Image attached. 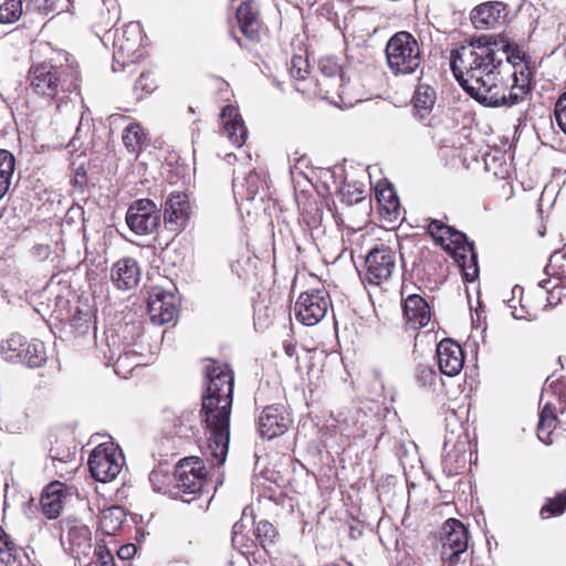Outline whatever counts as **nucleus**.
Instances as JSON below:
<instances>
[{
	"instance_id": "f257e3e1",
	"label": "nucleus",
	"mask_w": 566,
	"mask_h": 566,
	"mask_svg": "<svg viewBox=\"0 0 566 566\" xmlns=\"http://www.w3.org/2000/svg\"><path fill=\"white\" fill-rule=\"evenodd\" d=\"M504 35H484L452 50L450 66L460 86L488 107H512L528 99L531 67Z\"/></svg>"
},
{
	"instance_id": "f03ea898",
	"label": "nucleus",
	"mask_w": 566,
	"mask_h": 566,
	"mask_svg": "<svg viewBox=\"0 0 566 566\" xmlns=\"http://www.w3.org/2000/svg\"><path fill=\"white\" fill-rule=\"evenodd\" d=\"M206 377L207 390L200 410L207 430L205 454L212 467H219L229 450L234 377L228 364L218 360H210L206 366Z\"/></svg>"
},
{
	"instance_id": "7ed1b4c3",
	"label": "nucleus",
	"mask_w": 566,
	"mask_h": 566,
	"mask_svg": "<svg viewBox=\"0 0 566 566\" xmlns=\"http://www.w3.org/2000/svg\"><path fill=\"white\" fill-rule=\"evenodd\" d=\"M28 81L36 95L54 101L56 109L80 95L78 72L67 63V54L63 52L33 62Z\"/></svg>"
},
{
	"instance_id": "20e7f679",
	"label": "nucleus",
	"mask_w": 566,
	"mask_h": 566,
	"mask_svg": "<svg viewBox=\"0 0 566 566\" xmlns=\"http://www.w3.org/2000/svg\"><path fill=\"white\" fill-rule=\"evenodd\" d=\"M386 61L395 75H411L422 63V52L418 40L408 31L392 34L385 48Z\"/></svg>"
},
{
	"instance_id": "39448f33",
	"label": "nucleus",
	"mask_w": 566,
	"mask_h": 566,
	"mask_svg": "<svg viewBox=\"0 0 566 566\" xmlns=\"http://www.w3.org/2000/svg\"><path fill=\"white\" fill-rule=\"evenodd\" d=\"M207 482L202 461L198 458H185L178 462L174 471V485L170 491L174 497L191 503Z\"/></svg>"
},
{
	"instance_id": "423d86ee",
	"label": "nucleus",
	"mask_w": 566,
	"mask_h": 566,
	"mask_svg": "<svg viewBox=\"0 0 566 566\" xmlns=\"http://www.w3.org/2000/svg\"><path fill=\"white\" fill-rule=\"evenodd\" d=\"M142 41L143 35L139 23L130 22L120 32H116L113 43L114 62L112 69L114 72L124 70L143 56Z\"/></svg>"
},
{
	"instance_id": "0eeeda50",
	"label": "nucleus",
	"mask_w": 566,
	"mask_h": 566,
	"mask_svg": "<svg viewBox=\"0 0 566 566\" xmlns=\"http://www.w3.org/2000/svg\"><path fill=\"white\" fill-rule=\"evenodd\" d=\"M436 240L440 241L446 250H452L457 256L463 260L461 268L467 281L472 282L478 277V256L473 242H470L464 233L446 224Z\"/></svg>"
},
{
	"instance_id": "6e6552de",
	"label": "nucleus",
	"mask_w": 566,
	"mask_h": 566,
	"mask_svg": "<svg viewBox=\"0 0 566 566\" xmlns=\"http://www.w3.org/2000/svg\"><path fill=\"white\" fill-rule=\"evenodd\" d=\"M2 356L10 363H21L30 368H38L46 360L44 344L39 339L27 340L20 334H14L1 346Z\"/></svg>"
},
{
	"instance_id": "1a4fd4ad",
	"label": "nucleus",
	"mask_w": 566,
	"mask_h": 566,
	"mask_svg": "<svg viewBox=\"0 0 566 566\" xmlns=\"http://www.w3.org/2000/svg\"><path fill=\"white\" fill-rule=\"evenodd\" d=\"M124 465V455L114 446L96 447L88 459V468L92 476L103 483L117 478Z\"/></svg>"
},
{
	"instance_id": "9d476101",
	"label": "nucleus",
	"mask_w": 566,
	"mask_h": 566,
	"mask_svg": "<svg viewBox=\"0 0 566 566\" xmlns=\"http://www.w3.org/2000/svg\"><path fill=\"white\" fill-rule=\"evenodd\" d=\"M126 223L137 235L153 234L160 224V210L153 200L138 199L129 206Z\"/></svg>"
},
{
	"instance_id": "9b49d317",
	"label": "nucleus",
	"mask_w": 566,
	"mask_h": 566,
	"mask_svg": "<svg viewBox=\"0 0 566 566\" xmlns=\"http://www.w3.org/2000/svg\"><path fill=\"white\" fill-rule=\"evenodd\" d=\"M366 281L380 285L387 282L397 266V254L388 245L381 244L369 251L365 260Z\"/></svg>"
},
{
	"instance_id": "f8f14e48",
	"label": "nucleus",
	"mask_w": 566,
	"mask_h": 566,
	"mask_svg": "<svg viewBox=\"0 0 566 566\" xmlns=\"http://www.w3.org/2000/svg\"><path fill=\"white\" fill-rule=\"evenodd\" d=\"M329 305V297L323 290L302 293L294 306L296 318L304 325H316L325 317Z\"/></svg>"
},
{
	"instance_id": "ddd939ff",
	"label": "nucleus",
	"mask_w": 566,
	"mask_h": 566,
	"mask_svg": "<svg viewBox=\"0 0 566 566\" xmlns=\"http://www.w3.org/2000/svg\"><path fill=\"white\" fill-rule=\"evenodd\" d=\"M147 312L154 324L164 325L174 321L178 313L176 295L161 286H153L148 291Z\"/></svg>"
},
{
	"instance_id": "4468645a",
	"label": "nucleus",
	"mask_w": 566,
	"mask_h": 566,
	"mask_svg": "<svg viewBox=\"0 0 566 566\" xmlns=\"http://www.w3.org/2000/svg\"><path fill=\"white\" fill-rule=\"evenodd\" d=\"M291 423V416L283 405H270L258 418V430L263 439L272 440L285 433Z\"/></svg>"
},
{
	"instance_id": "2eb2a0df",
	"label": "nucleus",
	"mask_w": 566,
	"mask_h": 566,
	"mask_svg": "<svg viewBox=\"0 0 566 566\" xmlns=\"http://www.w3.org/2000/svg\"><path fill=\"white\" fill-rule=\"evenodd\" d=\"M440 373L453 377L463 368L464 354L461 346L452 339H442L437 346Z\"/></svg>"
},
{
	"instance_id": "dca6fc26",
	"label": "nucleus",
	"mask_w": 566,
	"mask_h": 566,
	"mask_svg": "<svg viewBox=\"0 0 566 566\" xmlns=\"http://www.w3.org/2000/svg\"><path fill=\"white\" fill-rule=\"evenodd\" d=\"M111 281L120 291H130L140 281V268L133 258H123L115 262L111 269Z\"/></svg>"
},
{
	"instance_id": "f3484780",
	"label": "nucleus",
	"mask_w": 566,
	"mask_h": 566,
	"mask_svg": "<svg viewBox=\"0 0 566 566\" xmlns=\"http://www.w3.org/2000/svg\"><path fill=\"white\" fill-rule=\"evenodd\" d=\"M506 15V6L494 1L478 6L471 13V20L476 29H490L503 24Z\"/></svg>"
},
{
	"instance_id": "a211bd4d",
	"label": "nucleus",
	"mask_w": 566,
	"mask_h": 566,
	"mask_svg": "<svg viewBox=\"0 0 566 566\" xmlns=\"http://www.w3.org/2000/svg\"><path fill=\"white\" fill-rule=\"evenodd\" d=\"M190 213L188 196L182 192L171 193L164 207V220L167 224L176 226L175 230L182 228Z\"/></svg>"
},
{
	"instance_id": "6ab92c4d",
	"label": "nucleus",
	"mask_w": 566,
	"mask_h": 566,
	"mask_svg": "<svg viewBox=\"0 0 566 566\" xmlns=\"http://www.w3.org/2000/svg\"><path fill=\"white\" fill-rule=\"evenodd\" d=\"M235 15L242 34L251 41H258L261 22L255 2L252 0L243 1L238 7Z\"/></svg>"
},
{
	"instance_id": "aec40b11",
	"label": "nucleus",
	"mask_w": 566,
	"mask_h": 566,
	"mask_svg": "<svg viewBox=\"0 0 566 566\" xmlns=\"http://www.w3.org/2000/svg\"><path fill=\"white\" fill-rule=\"evenodd\" d=\"M224 133L232 145L241 147L247 139L248 129L238 109L227 105L221 112Z\"/></svg>"
},
{
	"instance_id": "412c9836",
	"label": "nucleus",
	"mask_w": 566,
	"mask_h": 566,
	"mask_svg": "<svg viewBox=\"0 0 566 566\" xmlns=\"http://www.w3.org/2000/svg\"><path fill=\"white\" fill-rule=\"evenodd\" d=\"M65 495V485L59 481L52 482L45 486L40 499V505L46 518L53 520L60 515Z\"/></svg>"
},
{
	"instance_id": "4be33fe9",
	"label": "nucleus",
	"mask_w": 566,
	"mask_h": 566,
	"mask_svg": "<svg viewBox=\"0 0 566 566\" xmlns=\"http://www.w3.org/2000/svg\"><path fill=\"white\" fill-rule=\"evenodd\" d=\"M403 315L415 328L426 326L431 318L430 307L419 295H409L403 302Z\"/></svg>"
},
{
	"instance_id": "5701e85b",
	"label": "nucleus",
	"mask_w": 566,
	"mask_h": 566,
	"mask_svg": "<svg viewBox=\"0 0 566 566\" xmlns=\"http://www.w3.org/2000/svg\"><path fill=\"white\" fill-rule=\"evenodd\" d=\"M441 547L468 549V531L457 518H449L442 526Z\"/></svg>"
},
{
	"instance_id": "b1692460",
	"label": "nucleus",
	"mask_w": 566,
	"mask_h": 566,
	"mask_svg": "<svg viewBox=\"0 0 566 566\" xmlns=\"http://www.w3.org/2000/svg\"><path fill=\"white\" fill-rule=\"evenodd\" d=\"M470 458L471 452L469 450L468 440H459L452 446V448H450V440H446L443 461L450 471L465 468Z\"/></svg>"
},
{
	"instance_id": "393cba45",
	"label": "nucleus",
	"mask_w": 566,
	"mask_h": 566,
	"mask_svg": "<svg viewBox=\"0 0 566 566\" xmlns=\"http://www.w3.org/2000/svg\"><path fill=\"white\" fill-rule=\"evenodd\" d=\"M0 566H27V558L0 526Z\"/></svg>"
},
{
	"instance_id": "a878e982",
	"label": "nucleus",
	"mask_w": 566,
	"mask_h": 566,
	"mask_svg": "<svg viewBox=\"0 0 566 566\" xmlns=\"http://www.w3.org/2000/svg\"><path fill=\"white\" fill-rule=\"evenodd\" d=\"M233 192L235 197L253 200L262 189V180L254 170H250L244 177L233 178Z\"/></svg>"
},
{
	"instance_id": "bb28decb",
	"label": "nucleus",
	"mask_w": 566,
	"mask_h": 566,
	"mask_svg": "<svg viewBox=\"0 0 566 566\" xmlns=\"http://www.w3.org/2000/svg\"><path fill=\"white\" fill-rule=\"evenodd\" d=\"M318 69L323 75V80L318 82L319 85L328 86V82L335 81L338 83L339 87H343L346 82V76L335 57H322L318 61Z\"/></svg>"
},
{
	"instance_id": "cd10ccee",
	"label": "nucleus",
	"mask_w": 566,
	"mask_h": 566,
	"mask_svg": "<svg viewBox=\"0 0 566 566\" xmlns=\"http://www.w3.org/2000/svg\"><path fill=\"white\" fill-rule=\"evenodd\" d=\"M557 426V417L551 403H546L539 415L537 437L545 444H551V434Z\"/></svg>"
},
{
	"instance_id": "c85d7f7f",
	"label": "nucleus",
	"mask_w": 566,
	"mask_h": 566,
	"mask_svg": "<svg viewBox=\"0 0 566 566\" xmlns=\"http://www.w3.org/2000/svg\"><path fill=\"white\" fill-rule=\"evenodd\" d=\"M436 103V91L428 85H419L413 95V107L423 118Z\"/></svg>"
},
{
	"instance_id": "c756f323",
	"label": "nucleus",
	"mask_w": 566,
	"mask_h": 566,
	"mask_svg": "<svg viewBox=\"0 0 566 566\" xmlns=\"http://www.w3.org/2000/svg\"><path fill=\"white\" fill-rule=\"evenodd\" d=\"M15 160L13 155L0 149V199L8 192L13 176Z\"/></svg>"
},
{
	"instance_id": "7c9ffc66",
	"label": "nucleus",
	"mask_w": 566,
	"mask_h": 566,
	"mask_svg": "<svg viewBox=\"0 0 566 566\" xmlns=\"http://www.w3.org/2000/svg\"><path fill=\"white\" fill-rule=\"evenodd\" d=\"M125 512L119 506H111L101 512L99 524L104 533L112 535L123 524Z\"/></svg>"
},
{
	"instance_id": "2f4dec72",
	"label": "nucleus",
	"mask_w": 566,
	"mask_h": 566,
	"mask_svg": "<svg viewBox=\"0 0 566 566\" xmlns=\"http://www.w3.org/2000/svg\"><path fill=\"white\" fill-rule=\"evenodd\" d=\"M546 273L566 285V252L555 251L545 268Z\"/></svg>"
},
{
	"instance_id": "473e14b6",
	"label": "nucleus",
	"mask_w": 566,
	"mask_h": 566,
	"mask_svg": "<svg viewBox=\"0 0 566 566\" xmlns=\"http://www.w3.org/2000/svg\"><path fill=\"white\" fill-rule=\"evenodd\" d=\"M22 0H0V23L11 24L22 15Z\"/></svg>"
},
{
	"instance_id": "72a5a7b5",
	"label": "nucleus",
	"mask_w": 566,
	"mask_h": 566,
	"mask_svg": "<svg viewBox=\"0 0 566 566\" xmlns=\"http://www.w3.org/2000/svg\"><path fill=\"white\" fill-rule=\"evenodd\" d=\"M254 535L262 548L268 551L274 544L277 533L273 524L262 520L255 523Z\"/></svg>"
},
{
	"instance_id": "f704fd0d",
	"label": "nucleus",
	"mask_w": 566,
	"mask_h": 566,
	"mask_svg": "<svg viewBox=\"0 0 566 566\" xmlns=\"http://www.w3.org/2000/svg\"><path fill=\"white\" fill-rule=\"evenodd\" d=\"M144 140L145 133L139 124L133 123L125 128L123 133V143L128 151H137Z\"/></svg>"
},
{
	"instance_id": "c9c22d12",
	"label": "nucleus",
	"mask_w": 566,
	"mask_h": 566,
	"mask_svg": "<svg viewBox=\"0 0 566 566\" xmlns=\"http://www.w3.org/2000/svg\"><path fill=\"white\" fill-rule=\"evenodd\" d=\"M242 528L243 525L239 522L233 525L231 543L232 547L242 555H249L253 553V548L256 544L242 533Z\"/></svg>"
},
{
	"instance_id": "e433bc0d",
	"label": "nucleus",
	"mask_w": 566,
	"mask_h": 566,
	"mask_svg": "<svg viewBox=\"0 0 566 566\" xmlns=\"http://www.w3.org/2000/svg\"><path fill=\"white\" fill-rule=\"evenodd\" d=\"M136 344H126L122 352H112V358L116 357L117 367L138 366L142 364V355L135 348Z\"/></svg>"
},
{
	"instance_id": "4c0bfd02",
	"label": "nucleus",
	"mask_w": 566,
	"mask_h": 566,
	"mask_svg": "<svg viewBox=\"0 0 566 566\" xmlns=\"http://www.w3.org/2000/svg\"><path fill=\"white\" fill-rule=\"evenodd\" d=\"M543 390L555 395L559 402L566 401V376L552 374L546 378Z\"/></svg>"
},
{
	"instance_id": "58836bf2",
	"label": "nucleus",
	"mask_w": 566,
	"mask_h": 566,
	"mask_svg": "<svg viewBox=\"0 0 566 566\" xmlns=\"http://www.w3.org/2000/svg\"><path fill=\"white\" fill-rule=\"evenodd\" d=\"M467 551L468 549H460V552H458V548L453 549V548L441 547V551H440L441 566H461V565H463L465 563L467 556H468Z\"/></svg>"
},
{
	"instance_id": "ea45409f",
	"label": "nucleus",
	"mask_w": 566,
	"mask_h": 566,
	"mask_svg": "<svg viewBox=\"0 0 566 566\" xmlns=\"http://www.w3.org/2000/svg\"><path fill=\"white\" fill-rule=\"evenodd\" d=\"M149 482L151 483L155 492L166 493L168 491V486L171 483L174 484V475H168L161 469L153 470L149 474Z\"/></svg>"
},
{
	"instance_id": "a19ab883",
	"label": "nucleus",
	"mask_w": 566,
	"mask_h": 566,
	"mask_svg": "<svg viewBox=\"0 0 566 566\" xmlns=\"http://www.w3.org/2000/svg\"><path fill=\"white\" fill-rule=\"evenodd\" d=\"M438 374L432 366L419 364L416 368V380L422 387L436 385Z\"/></svg>"
},
{
	"instance_id": "79ce46f5",
	"label": "nucleus",
	"mask_w": 566,
	"mask_h": 566,
	"mask_svg": "<svg viewBox=\"0 0 566 566\" xmlns=\"http://www.w3.org/2000/svg\"><path fill=\"white\" fill-rule=\"evenodd\" d=\"M379 203L388 213H395L399 208V200L392 189H382L376 193Z\"/></svg>"
},
{
	"instance_id": "37998d69",
	"label": "nucleus",
	"mask_w": 566,
	"mask_h": 566,
	"mask_svg": "<svg viewBox=\"0 0 566 566\" xmlns=\"http://www.w3.org/2000/svg\"><path fill=\"white\" fill-rule=\"evenodd\" d=\"M566 509V493L558 494L555 499L548 500V502L542 507L541 514L543 517L545 513L548 516L560 515Z\"/></svg>"
},
{
	"instance_id": "c03bdc74",
	"label": "nucleus",
	"mask_w": 566,
	"mask_h": 566,
	"mask_svg": "<svg viewBox=\"0 0 566 566\" xmlns=\"http://www.w3.org/2000/svg\"><path fill=\"white\" fill-rule=\"evenodd\" d=\"M551 284V280H543L538 282V286L546 290L547 292V302L549 306L556 305L560 297L564 295L563 291L566 290L565 284H555L552 289L548 287Z\"/></svg>"
},
{
	"instance_id": "a18cd8bd",
	"label": "nucleus",
	"mask_w": 566,
	"mask_h": 566,
	"mask_svg": "<svg viewBox=\"0 0 566 566\" xmlns=\"http://www.w3.org/2000/svg\"><path fill=\"white\" fill-rule=\"evenodd\" d=\"M554 113L558 126L566 134V92L557 99Z\"/></svg>"
},
{
	"instance_id": "49530a36",
	"label": "nucleus",
	"mask_w": 566,
	"mask_h": 566,
	"mask_svg": "<svg viewBox=\"0 0 566 566\" xmlns=\"http://www.w3.org/2000/svg\"><path fill=\"white\" fill-rule=\"evenodd\" d=\"M156 87L155 81L150 73H142L135 83V91H142L143 93L150 94Z\"/></svg>"
},
{
	"instance_id": "de8ad7c7",
	"label": "nucleus",
	"mask_w": 566,
	"mask_h": 566,
	"mask_svg": "<svg viewBox=\"0 0 566 566\" xmlns=\"http://www.w3.org/2000/svg\"><path fill=\"white\" fill-rule=\"evenodd\" d=\"M90 534L91 532L86 526H75L70 528L69 538L73 544L81 545L80 537H82L84 541H88Z\"/></svg>"
},
{
	"instance_id": "09e8293b",
	"label": "nucleus",
	"mask_w": 566,
	"mask_h": 566,
	"mask_svg": "<svg viewBox=\"0 0 566 566\" xmlns=\"http://www.w3.org/2000/svg\"><path fill=\"white\" fill-rule=\"evenodd\" d=\"M303 65H306V61L302 56H294L291 61V74L297 80H305L306 70H303Z\"/></svg>"
},
{
	"instance_id": "8fccbe9b",
	"label": "nucleus",
	"mask_w": 566,
	"mask_h": 566,
	"mask_svg": "<svg viewBox=\"0 0 566 566\" xmlns=\"http://www.w3.org/2000/svg\"><path fill=\"white\" fill-rule=\"evenodd\" d=\"M107 11V22H117L119 17V4L116 0H102Z\"/></svg>"
},
{
	"instance_id": "3c124183",
	"label": "nucleus",
	"mask_w": 566,
	"mask_h": 566,
	"mask_svg": "<svg viewBox=\"0 0 566 566\" xmlns=\"http://www.w3.org/2000/svg\"><path fill=\"white\" fill-rule=\"evenodd\" d=\"M32 252L39 260H46L51 254V249L46 244H38L33 247Z\"/></svg>"
},
{
	"instance_id": "603ef678",
	"label": "nucleus",
	"mask_w": 566,
	"mask_h": 566,
	"mask_svg": "<svg viewBox=\"0 0 566 566\" xmlns=\"http://www.w3.org/2000/svg\"><path fill=\"white\" fill-rule=\"evenodd\" d=\"M136 553V546L134 544H127L118 549V556L122 559H128Z\"/></svg>"
},
{
	"instance_id": "864d4df0",
	"label": "nucleus",
	"mask_w": 566,
	"mask_h": 566,
	"mask_svg": "<svg viewBox=\"0 0 566 566\" xmlns=\"http://www.w3.org/2000/svg\"><path fill=\"white\" fill-rule=\"evenodd\" d=\"M444 226L446 224L440 220H431L428 224V231L432 237L437 238L442 229H444Z\"/></svg>"
},
{
	"instance_id": "5fc2aeb1",
	"label": "nucleus",
	"mask_w": 566,
	"mask_h": 566,
	"mask_svg": "<svg viewBox=\"0 0 566 566\" xmlns=\"http://www.w3.org/2000/svg\"><path fill=\"white\" fill-rule=\"evenodd\" d=\"M98 556H99V560H101V566H113L114 565L113 556L108 552H101L98 554Z\"/></svg>"
},
{
	"instance_id": "6e6d98bb",
	"label": "nucleus",
	"mask_w": 566,
	"mask_h": 566,
	"mask_svg": "<svg viewBox=\"0 0 566 566\" xmlns=\"http://www.w3.org/2000/svg\"><path fill=\"white\" fill-rule=\"evenodd\" d=\"M176 249L174 247H170V245H167L164 250H163V258L164 260H168L170 259V254L171 252H175Z\"/></svg>"
},
{
	"instance_id": "4d7b16f0",
	"label": "nucleus",
	"mask_w": 566,
	"mask_h": 566,
	"mask_svg": "<svg viewBox=\"0 0 566 566\" xmlns=\"http://www.w3.org/2000/svg\"><path fill=\"white\" fill-rule=\"evenodd\" d=\"M373 376L374 378L379 381L380 386L384 387L382 385V373L379 370V369H373Z\"/></svg>"
},
{
	"instance_id": "13d9d810",
	"label": "nucleus",
	"mask_w": 566,
	"mask_h": 566,
	"mask_svg": "<svg viewBox=\"0 0 566 566\" xmlns=\"http://www.w3.org/2000/svg\"><path fill=\"white\" fill-rule=\"evenodd\" d=\"M284 349L290 357H292L295 353V347L292 344H285Z\"/></svg>"
},
{
	"instance_id": "bf43d9fd",
	"label": "nucleus",
	"mask_w": 566,
	"mask_h": 566,
	"mask_svg": "<svg viewBox=\"0 0 566 566\" xmlns=\"http://www.w3.org/2000/svg\"><path fill=\"white\" fill-rule=\"evenodd\" d=\"M186 432V428H179L178 430H176L174 432L175 436H178V437H181L182 434H185Z\"/></svg>"
}]
</instances>
